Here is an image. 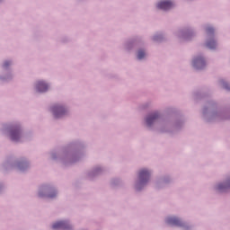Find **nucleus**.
<instances>
[{
	"mask_svg": "<svg viewBox=\"0 0 230 230\" xmlns=\"http://www.w3.org/2000/svg\"><path fill=\"white\" fill-rule=\"evenodd\" d=\"M52 112L55 118H62V116L66 114V108H64V106H54Z\"/></svg>",
	"mask_w": 230,
	"mask_h": 230,
	"instance_id": "2",
	"label": "nucleus"
},
{
	"mask_svg": "<svg viewBox=\"0 0 230 230\" xmlns=\"http://www.w3.org/2000/svg\"><path fill=\"white\" fill-rule=\"evenodd\" d=\"M36 89L39 93H46V91L49 89V86L46 83L40 81L37 84Z\"/></svg>",
	"mask_w": 230,
	"mask_h": 230,
	"instance_id": "6",
	"label": "nucleus"
},
{
	"mask_svg": "<svg viewBox=\"0 0 230 230\" xmlns=\"http://www.w3.org/2000/svg\"><path fill=\"white\" fill-rule=\"evenodd\" d=\"M173 7V3L172 1H162L157 4V8L159 10H170Z\"/></svg>",
	"mask_w": 230,
	"mask_h": 230,
	"instance_id": "3",
	"label": "nucleus"
},
{
	"mask_svg": "<svg viewBox=\"0 0 230 230\" xmlns=\"http://www.w3.org/2000/svg\"><path fill=\"white\" fill-rule=\"evenodd\" d=\"M8 66H10V61H5L4 63V67H8Z\"/></svg>",
	"mask_w": 230,
	"mask_h": 230,
	"instance_id": "15",
	"label": "nucleus"
},
{
	"mask_svg": "<svg viewBox=\"0 0 230 230\" xmlns=\"http://www.w3.org/2000/svg\"><path fill=\"white\" fill-rule=\"evenodd\" d=\"M167 224H170V226H182V223H181V219L173 217H170L167 218Z\"/></svg>",
	"mask_w": 230,
	"mask_h": 230,
	"instance_id": "7",
	"label": "nucleus"
},
{
	"mask_svg": "<svg viewBox=\"0 0 230 230\" xmlns=\"http://www.w3.org/2000/svg\"><path fill=\"white\" fill-rule=\"evenodd\" d=\"M230 188V181H227L226 183H221L217 186V190L219 191H224L225 190H228Z\"/></svg>",
	"mask_w": 230,
	"mask_h": 230,
	"instance_id": "10",
	"label": "nucleus"
},
{
	"mask_svg": "<svg viewBox=\"0 0 230 230\" xmlns=\"http://www.w3.org/2000/svg\"><path fill=\"white\" fill-rule=\"evenodd\" d=\"M193 66L197 69H202V67H204V66H206V62L204 61V58H198L193 60Z\"/></svg>",
	"mask_w": 230,
	"mask_h": 230,
	"instance_id": "5",
	"label": "nucleus"
},
{
	"mask_svg": "<svg viewBox=\"0 0 230 230\" xmlns=\"http://www.w3.org/2000/svg\"><path fill=\"white\" fill-rule=\"evenodd\" d=\"M215 32V30L211 27L207 28V33L208 35H211Z\"/></svg>",
	"mask_w": 230,
	"mask_h": 230,
	"instance_id": "13",
	"label": "nucleus"
},
{
	"mask_svg": "<svg viewBox=\"0 0 230 230\" xmlns=\"http://www.w3.org/2000/svg\"><path fill=\"white\" fill-rule=\"evenodd\" d=\"M159 118L158 113H154L146 118V125L147 127H151L154 121Z\"/></svg>",
	"mask_w": 230,
	"mask_h": 230,
	"instance_id": "8",
	"label": "nucleus"
},
{
	"mask_svg": "<svg viewBox=\"0 0 230 230\" xmlns=\"http://www.w3.org/2000/svg\"><path fill=\"white\" fill-rule=\"evenodd\" d=\"M49 197L50 199H53V197H55V194H53V195H49Z\"/></svg>",
	"mask_w": 230,
	"mask_h": 230,
	"instance_id": "16",
	"label": "nucleus"
},
{
	"mask_svg": "<svg viewBox=\"0 0 230 230\" xmlns=\"http://www.w3.org/2000/svg\"><path fill=\"white\" fill-rule=\"evenodd\" d=\"M143 58H145V51L139 50V51H138V54H137V59H138V60H141V59H143Z\"/></svg>",
	"mask_w": 230,
	"mask_h": 230,
	"instance_id": "12",
	"label": "nucleus"
},
{
	"mask_svg": "<svg viewBox=\"0 0 230 230\" xmlns=\"http://www.w3.org/2000/svg\"><path fill=\"white\" fill-rule=\"evenodd\" d=\"M139 184H146L148 179H150V172L143 169L139 172Z\"/></svg>",
	"mask_w": 230,
	"mask_h": 230,
	"instance_id": "1",
	"label": "nucleus"
},
{
	"mask_svg": "<svg viewBox=\"0 0 230 230\" xmlns=\"http://www.w3.org/2000/svg\"><path fill=\"white\" fill-rule=\"evenodd\" d=\"M207 47H208L209 49H215V48H217V42H215L213 40H210L207 42Z\"/></svg>",
	"mask_w": 230,
	"mask_h": 230,
	"instance_id": "11",
	"label": "nucleus"
},
{
	"mask_svg": "<svg viewBox=\"0 0 230 230\" xmlns=\"http://www.w3.org/2000/svg\"><path fill=\"white\" fill-rule=\"evenodd\" d=\"M53 229H69V223L67 221H59L52 226Z\"/></svg>",
	"mask_w": 230,
	"mask_h": 230,
	"instance_id": "4",
	"label": "nucleus"
},
{
	"mask_svg": "<svg viewBox=\"0 0 230 230\" xmlns=\"http://www.w3.org/2000/svg\"><path fill=\"white\" fill-rule=\"evenodd\" d=\"M224 89H226V91H230V85L227 83H223Z\"/></svg>",
	"mask_w": 230,
	"mask_h": 230,
	"instance_id": "14",
	"label": "nucleus"
},
{
	"mask_svg": "<svg viewBox=\"0 0 230 230\" xmlns=\"http://www.w3.org/2000/svg\"><path fill=\"white\" fill-rule=\"evenodd\" d=\"M20 138H21V132L19 131V129H13L11 132L12 141H19Z\"/></svg>",
	"mask_w": 230,
	"mask_h": 230,
	"instance_id": "9",
	"label": "nucleus"
}]
</instances>
